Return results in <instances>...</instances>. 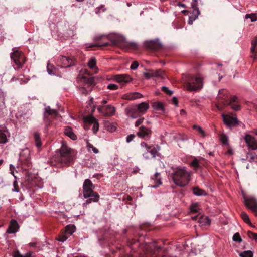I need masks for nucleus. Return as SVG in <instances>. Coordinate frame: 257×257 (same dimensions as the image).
I'll list each match as a JSON object with an SVG mask.
<instances>
[{
  "mask_svg": "<svg viewBox=\"0 0 257 257\" xmlns=\"http://www.w3.org/2000/svg\"><path fill=\"white\" fill-rule=\"evenodd\" d=\"M241 217L243 221L247 224H251L248 215L245 212H242L240 214Z\"/></svg>",
  "mask_w": 257,
  "mask_h": 257,
  "instance_id": "obj_30",
  "label": "nucleus"
},
{
  "mask_svg": "<svg viewBox=\"0 0 257 257\" xmlns=\"http://www.w3.org/2000/svg\"><path fill=\"white\" fill-rule=\"evenodd\" d=\"M68 234H66L65 233V234H61V235H60L58 238V240L59 241H60V242H64L65 241H66L67 238H68Z\"/></svg>",
  "mask_w": 257,
  "mask_h": 257,
  "instance_id": "obj_43",
  "label": "nucleus"
},
{
  "mask_svg": "<svg viewBox=\"0 0 257 257\" xmlns=\"http://www.w3.org/2000/svg\"><path fill=\"white\" fill-rule=\"evenodd\" d=\"M198 1L199 0H193L191 3V6L192 8H197V6L198 5ZM199 1H201V0H199Z\"/></svg>",
  "mask_w": 257,
  "mask_h": 257,
  "instance_id": "obj_60",
  "label": "nucleus"
},
{
  "mask_svg": "<svg viewBox=\"0 0 257 257\" xmlns=\"http://www.w3.org/2000/svg\"><path fill=\"white\" fill-rule=\"evenodd\" d=\"M34 137L36 145L38 148L41 146L42 143L40 140V135L38 133L35 132L34 134Z\"/></svg>",
  "mask_w": 257,
  "mask_h": 257,
  "instance_id": "obj_29",
  "label": "nucleus"
},
{
  "mask_svg": "<svg viewBox=\"0 0 257 257\" xmlns=\"http://www.w3.org/2000/svg\"><path fill=\"white\" fill-rule=\"evenodd\" d=\"M17 183L16 181L14 182V189H13V191L14 192H19V189L17 187Z\"/></svg>",
  "mask_w": 257,
  "mask_h": 257,
  "instance_id": "obj_62",
  "label": "nucleus"
},
{
  "mask_svg": "<svg viewBox=\"0 0 257 257\" xmlns=\"http://www.w3.org/2000/svg\"><path fill=\"white\" fill-rule=\"evenodd\" d=\"M112 79L122 85H125L132 81L131 77L127 74L115 75Z\"/></svg>",
  "mask_w": 257,
  "mask_h": 257,
  "instance_id": "obj_10",
  "label": "nucleus"
},
{
  "mask_svg": "<svg viewBox=\"0 0 257 257\" xmlns=\"http://www.w3.org/2000/svg\"><path fill=\"white\" fill-rule=\"evenodd\" d=\"M248 235L249 237V238H252L254 239L255 241H257V233H253L251 231H248Z\"/></svg>",
  "mask_w": 257,
  "mask_h": 257,
  "instance_id": "obj_49",
  "label": "nucleus"
},
{
  "mask_svg": "<svg viewBox=\"0 0 257 257\" xmlns=\"http://www.w3.org/2000/svg\"><path fill=\"white\" fill-rule=\"evenodd\" d=\"M108 45V43H105L103 44H92L89 46V47H101L107 46Z\"/></svg>",
  "mask_w": 257,
  "mask_h": 257,
  "instance_id": "obj_58",
  "label": "nucleus"
},
{
  "mask_svg": "<svg viewBox=\"0 0 257 257\" xmlns=\"http://www.w3.org/2000/svg\"><path fill=\"white\" fill-rule=\"evenodd\" d=\"M77 79L80 84V90L82 93L87 94L92 91L95 85L94 78L90 76L87 70H82Z\"/></svg>",
  "mask_w": 257,
  "mask_h": 257,
  "instance_id": "obj_1",
  "label": "nucleus"
},
{
  "mask_svg": "<svg viewBox=\"0 0 257 257\" xmlns=\"http://www.w3.org/2000/svg\"><path fill=\"white\" fill-rule=\"evenodd\" d=\"M180 115H185L186 114V111L183 109H181L180 110Z\"/></svg>",
  "mask_w": 257,
  "mask_h": 257,
  "instance_id": "obj_64",
  "label": "nucleus"
},
{
  "mask_svg": "<svg viewBox=\"0 0 257 257\" xmlns=\"http://www.w3.org/2000/svg\"><path fill=\"white\" fill-rule=\"evenodd\" d=\"M243 195V198H244V202H245V204L246 206L249 209H250V206H253L256 203L257 204V200L253 197H252V196L247 197V196H245L244 194Z\"/></svg>",
  "mask_w": 257,
  "mask_h": 257,
  "instance_id": "obj_20",
  "label": "nucleus"
},
{
  "mask_svg": "<svg viewBox=\"0 0 257 257\" xmlns=\"http://www.w3.org/2000/svg\"><path fill=\"white\" fill-rule=\"evenodd\" d=\"M151 131L145 126H141L139 131L137 132V135L141 138H148L150 137Z\"/></svg>",
  "mask_w": 257,
  "mask_h": 257,
  "instance_id": "obj_16",
  "label": "nucleus"
},
{
  "mask_svg": "<svg viewBox=\"0 0 257 257\" xmlns=\"http://www.w3.org/2000/svg\"><path fill=\"white\" fill-rule=\"evenodd\" d=\"M250 210L253 212L256 217H257V204L256 203L253 206H250Z\"/></svg>",
  "mask_w": 257,
  "mask_h": 257,
  "instance_id": "obj_55",
  "label": "nucleus"
},
{
  "mask_svg": "<svg viewBox=\"0 0 257 257\" xmlns=\"http://www.w3.org/2000/svg\"><path fill=\"white\" fill-rule=\"evenodd\" d=\"M152 72L153 73V77H163V71L161 69L152 70Z\"/></svg>",
  "mask_w": 257,
  "mask_h": 257,
  "instance_id": "obj_31",
  "label": "nucleus"
},
{
  "mask_svg": "<svg viewBox=\"0 0 257 257\" xmlns=\"http://www.w3.org/2000/svg\"><path fill=\"white\" fill-rule=\"evenodd\" d=\"M143 97V95L138 92H133L129 94H127L125 96H124V98L125 99L132 100L138 98H141Z\"/></svg>",
  "mask_w": 257,
  "mask_h": 257,
  "instance_id": "obj_24",
  "label": "nucleus"
},
{
  "mask_svg": "<svg viewBox=\"0 0 257 257\" xmlns=\"http://www.w3.org/2000/svg\"><path fill=\"white\" fill-rule=\"evenodd\" d=\"M200 11L198 8H193V11L191 16H189L188 23L190 25L198 18L200 15Z\"/></svg>",
  "mask_w": 257,
  "mask_h": 257,
  "instance_id": "obj_21",
  "label": "nucleus"
},
{
  "mask_svg": "<svg viewBox=\"0 0 257 257\" xmlns=\"http://www.w3.org/2000/svg\"><path fill=\"white\" fill-rule=\"evenodd\" d=\"M75 231V228L73 226H67L66 227L65 233L70 236Z\"/></svg>",
  "mask_w": 257,
  "mask_h": 257,
  "instance_id": "obj_32",
  "label": "nucleus"
},
{
  "mask_svg": "<svg viewBox=\"0 0 257 257\" xmlns=\"http://www.w3.org/2000/svg\"><path fill=\"white\" fill-rule=\"evenodd\" d=\"M14 257H33L30 252L27 253L24 256L21 255L19 251L16 252L14 254Z\"/></svg>",
  "mask_w": 257,
  "mask_h": 257,
  "instance_id": "obj_46",
  "label": "nucleus"
},
{
  "mask_svg": "<svg viewBox=\"0 0 257 257\" xmlns=\"http://www.w3.org/2000/svg\"><path fill=\"white\" fill-rule=\"evenodd\" d=\"M153 107L155 110L157 111H163L164 107L163 104L160 102H155L153 103Z\"/></svg>",
  "mask_w": 257,
  "mask_h": 257,
  "instance_id": "obj_28",
  "label": "nucleus"
},
{
  "mask_svg": "<svg viewBox=\"0 0 257 257\" xmlns=\"http://www.w3.org/2000/svg\"><path fill=\"white\" fill-rule=\"evenodd\" d=\"M224 123L228 127H232L239 123L236 115H222Z\"/></svg>",
  "mask_w": 257,
  "mask_h": 257,
  "instance_id": "obj_9",
  "label": "nucleus"
},
{
  "mask_svg": "<svg viewBox=\"0 0 257 257\" xmlns=\"http://www.w3.org/2000/svg\"><path fill=\"white\" fill-rule=\"evenodd\" d=\"M87 147L88 150L89 151L90 150V149H92V150L93 152V153H94L95 154L98 153L99 152L98 150L96 148L94 147L92 144H91L89 143H87Z\"/></svg>",
  "mask_w": 257,
  "mask_h": 257,
  "instance_id": "obj_45",
  "label": "nucleus"
},
{
  "mask_svg": "<svg viewBox=\"0 0 257 257\" xmlns=\"http://www.w3.org/2000/svg\"><path fill=\"white\" fill-rule=\"evenodd\" d=\"M135 136L133 134H131L126 137V142L127 143L130 142L131 141L133 140V139L135 138Z\"/></svg>",
  "mask_w": 257,
  "mask_h": 257,
  "instance_id": "obj_59",
  "label": "nucleus"
},
{
  "mask_svg": "<svg viewBox=\"0 0 257 257\" xmlns=\"http://www.w3.org/2000/svg\"><path fill=\"white\" fill-rule=\"evenodd\" d=\"M58 115V111L56 109H51L50 106H47L44 109V120L48 124H49V119L48 117L51 116H56Z\"/></svg>",
  "mask_w": 257,
  "mask_h": 257,
  "instance_id": "obj_14",
  "label": "nucleus"
},
{
  "mask_svg": "<svg viewBox=\"0 0 257 257\" xmlns=\"http://www.w3.org/2000/svg\"><path fill=\"white\" fill-rule=\"evenodd\" d=\"M240 257H253V253L250 250L244 251L239 254Z\"/></svg>",
  "mask_w": 257,
  "mask_h": 257,
  "instance_id": "obj_36",
  "label": "nucleus"
},
{
  "mask_svg": "<svg viewBox=\"0 0 257 257\" xmlns=\"http://www.w3.org/2000/svg\"><path fill=\"white\" fill-rule=\"evenodd\" d=\"M136 106L137 107V109L141 115L144 114L149 108V104L145 102L141 103L138 105H136Z\"/></svg>",
  "mask_w": 257,
  "mask_h": 257,
  "instance_id": "obj_22",
  "label": "nucleus"
},
{
  "mask_svg": "<svg viewBox=\"0 0 257 257\" xmlns=\"http://www.w3.org/2000/svg\"><path fill=\"white\" fill-rule=\"evenodd\" d=\"M173 179L176 185L184 187L190 181V173L184 167L177 168L176 171L173 174Z\"/></svg>",
  "mask_w": 257,
  "mask_h": 257,
  "instance_id": "obj_3",
  "label": "nucleus"
},
{
  "mask_svg": "<svg viewBox=\"0 0 257 257\" xmlns=\"http://www.w3.org/2000/svg\"><path fill=\"white\" fill-rule=\"evenodd\" d=\"M193 193L196 196H205L206 195L205 192L198 187H194L193 189Z\"/></svg>",
  "mask_w": 257,
  "mask_h": 257,
  "instance_id": "obj_27",
  "label": "nucleus"
},
{
  "mask_svg": "<svg viewBox=\"0 0 257 257\" xmlns=\"http://www.w3.org/2000/svg\"><path fill=\"white\" fill-rule=\"evenodd\" d=\"M250 50L251 53V57L254 61H257V51L252 49H250Z\"/></svg>",
  "mask_w": 257,
  "mask_h": 257,
  "instance_id": "obj_48",
  "label": "nucleus"
},
{
  "mask_svg": "<svg viewBox=\"0 0 257 257\" xmlns=\"http://www.w3.org/2000/svg\"><path fill=\"white\" fill-rule=\"evenodd\" d=\"M152 180L154 181L156 183L155 185H152L151 186V188H156L159 185L162 184L161 179L160 177V174L159 173L156 172L152 178Z\"/></svg>",
  "mask_w": 257,
  "mask_h": 257,
  "instance_id": "obj_23",
  "label": "nucleus"
},
{
  "mask_svg": "<svg viewBox=\"0 0 257 257\" xmlns=\"http://www.w3.org/2000/svg\"><path fill=\"white\" fill-rule=\"evenodd\" d=\"M138 66H139L138 62L137 61H134L132 63V64L130 67V68L132 70H135L138 68Z\"/></svg>",
  "mask_w": 257,
  "mask_h": 257,
  "instance_id": "obj_57",
  "label": "nucleus"
},
{
  "mask_svg": "<svg viewBox=\"0 0 257 257\" xmlns=\"http://www.w3.org/2000/svg\"><path fill=\"white\" fill-rule=\"evenodd\" d=\"M60 61L63 67H68L74 64V58H70L66 56H62Z\"/></svg>",
  "mask_w": 257,
  "mask_h": 257,
  "instance_id": "obj_17",
  "label": "nucleus"
},
{
  "mask_svg": "<svg viewBox=\"0 0 257 257\" xmlns=\"http://www.w3.org/2000/svg\"><path fill=\"white\" fill-rule=\"evenodd\" d=\"M250 49L257 51V37H255L252 40Z\"/></svg>",
  "mask_w": 257,
  "mask_h": 257,
  "instance_id": "obj_42",
  "label": "nucleus"
},
{
  "mask_svg": "<svg viewBox=\"0 0 257 257\" xmlns=\"http://www.w3.org/2000/svg\"><path fill=\"white\" fill-rule=\"evenodd\" d=\"M199 209V206L197 203H194L191 205L190 210L192 212H197Z\"/></svg>",
  "mask_w": 257,
  "mask_h": 257,
  "instance_id": "obj_44",
  "label": "nucleus"
},
{
  "mask_svg": "<svg viewBox=\"0 0 257 257\" xmlns=\"http://www.w3.org/2000/svg\"><path fill=\"white\" fill-rule=\"evenodd\" d=\"M107 88L111 90H116L118 89V86L114 84H110L107 85Z\"/></svg>",
  "mask_w": 257,
  "mask_h": 257,
  "instance_id": "obj_56",
  "label": "nucleus"
},
{
  "mask_svg": "<svg viewBox=\"0 0 257 257\" xmlns=\"http://www.w3.org/2000/svg\"><path fill=\"white\" fill-rule=\"evenodd\" d=\"M145 77L147 79H150L151 77H153V73L152 72V70H150L147 72L144 73V74Z\"/></svg>",
  "mask_w": 257,
  "mask_h": 257,
  "instance_id": "obj_52",
  "label": "nucleus"
},
{
  "mask_svg": "<svg viewBox=\"0 0 257 257\" xmlns=\"http://www.w3.org/2000/svg\"><path fill=\"white\" fill-rule=\"evenodd\" d=\"M106 10L105 8H104V6L103 5H101L100 7H98L97 8L96 10V13L99 14L101 12H104Z\"/></svg>",
  "mask_w": 257,
  "mask_h": 257,
  "instance_id": "obj_53",
  "label": "nucleus"
},
{
  "mask_svg": "<svg viewBox=\"0 0 257 257\" xmlns=\"http://www.w3.org/2000/svg\"><path fill=\"white\" fill-rule=\"evenodd\" d=\"M85 121L92 125L97 121V119L93 116H88L85 118Z\"/></svg>",
  "mask_w": 257,
  "mask_h": 257,
  "instance_id": "obj_38",
  "label": "nucleus"
},
{
  "mask_svg": "<svg viewBox=\"0 0 257 257\" xmlns=\"http://www.w3.org/2000/svg\"><path fill=\"white\" fill-rule=\"evenodd\" d=\"M245 19L250 18L251 22H255L257 20V16L255 14H246L245 16Z\"/></svg>",
  "mask_w": 257,
  "mask_h": 257,
  "instance_id": "obj_37",
  "label": "nucleus"
},
{
  "mask_svg": "<svg viewBox=\"0 0 257 257\" xmlns=\"http://www.w3.org/2000/svg\"><path fill=\"white\" fill-rule=\"evenodd\" d=\"M220 141L225 145L228 144V139L226 135L224 134H221L220 136Z\"/></svg>",
  "mask_w": 257,
  "mask_h": 257,
  "instance_id": "obj_39",
  "label": "nucleus"
},
{
  "mask_svg": "<svg viewBox=\"0 0 257 257\" xmlns=\"http://www.w3.org/2000/svg\"><path fill=\"white\" fill-rule=\"evenodd\" d=\"M244 140L249 149L252 150L257 149V140L254 137L249 134H246L244 136Z\"/></svg>",
  "mask_w": 257,
  "mask_h": 257,
  "instance_id": "obj_11",
  "label": "nucleus"
},
{
  "mask_svg": "<svg viewBox=\"0 0 257 257\" xmlns=\"http://www.w3.org/2000/svg\"><path fill=\"white\" fill-rule=\"evenodd\" d=\"M94 188L95 187L90 180L87 179L84 181L83 184V196L85 198H90L86 200L84 205L90 203L92 202H97L98 201L99 195L97 192L93 191Z\"/></svg>",
  "mask_w": 257,
  "mask_h": 257,
  "instance_id": "obj_2",
  "label": "nucleus"
},
{
  "mask_svg": "<svg viewBox=\"0 0 257 257\" xmlns=\"http://www.w3.org/2000/svg\"><path fill=\"white\" fill-rule=\"evenodd\" d=\"M92 125H93L92 129H93V132L94 133H96L99 128V124H98L97 121L96 122H95L94 123H93Z\"/></svg>",
  "mask_w": 257,
  "mask_h": 257,
  "instance_id": "obj_54",
  "label": "nucleus"
},
{
  "mask_svg": "<svg viewBox=\"0 0 257 257\" xmlns=\"http://www.w3.org/2000/svg\"><path fill=\"white\" fill-rule=\"evenodd\" d=\"M233 240L235 242H241L242 239L238 233H236L233 236Z\"/></svg>",
  "mask_w": 257,
  "mask_h": 257,
  "instance_id": "obj_47",
  "label": "nucleus"
},
{
  "mask_svg": "<svg viewBox=\"0 0 257 257\" xmlns=\"http://www.w3.org/2000/svg\"><path fill=\"white\" fill-rule=\"evenodd\" d=\"M11 58L19 68H22L25 62V58L23 54L19 51H14L11 55Z\"/></svg>",
  "mask_w": 257,
  "mask_h": 257,
  "instance_id": "obj_7",
  "label": "nucleus"
},
{
  "mask_svg": "<svg viewBox=\"0 0 257 257\" xmlns=\"http://www.w3.org/2000/svg\"><path fill=\"white\" fill-rule=\"evenodd\" d=\"M125 113L128 117L132 118H136L141 115L136 105L126 108Z\"/></svg>",
  "mask_w": 257,
  "mask_h": 257,
  "instance_id": "obj_15",
  "label": "nucleus"
},
{
  "mask_svg": "<svg viewBox=\"0 0 257 257\" xmlns=\"http://www.w3.org/2000/svg\"><path fill=\"white\" fill-rule=\"evenodd\" d=\"M162 89L165 93L169 95H171L173 93V92L172 91L169 90L168 88L165 86H163L162 87Z\"/></svg>",
  "mask_w": 257,
  "mask_h": 257,
  "instance_id": "obj_51",
  "label": "nucleus"
},
{
  "mask_svg": "<svg viewBox=\"0 0 257 257\" xmlns=\"http://www.w3.org/2000/svg\"><path fill=\"white\" fill-rule=\"evenodd\" d=\"M53 69H54L53 66L50 63H48L47 70L48 74L50 75H54Z\"/></svg>",
  "mask_w": 257,
  "mask_h": 257,
  "instance_id": "obj_40",
  "label": "nucleus"
},
{
  "mask_svg": "<svg viewBox=\"0 0 257 257\" xmlns=\"http://www.w3.org/2000/svg\"><path fill=\"white\" fill-rule=\"evenodd\" d=\"M172 102L173 103L175 104L176 105H177L178 104V101H177V99L175 97H173L172 98Z\"/></svg>",
  "mask_w": 257,
  "mask_h": 257,
  "instance_id": "obj_63",
  "label": "nucleus"
},
{
  "mask_svg": "<svg viewBox=\"0 0 257 257\" xmlns=\"http://www.w3.org/2000/svg\"><path fill=\"white\" fill-rule=\"evenodd\" d=\"M198 222L202 225H206V224H210V220L207 217H205V218H204L203 217H202V218H200Z\"/></svg>",
  "mask_w": 257,
  "mask_h": 257,
  "instance_id": "obj_41",
  "label": "nucleus"
},
{
  "mask_svg": "<svg viewBox=\"0 0 257 257\" xmlns=\"http://www.w3.org/2000/svg\"><path fill=\"white\" fill-rule=\"evenodd\" d=\"M203 86V78L199 75L196 76L188 75L184 82V87L189 91L200 90Z\"/></svg>",
  "mask_w": 257,
  "mask_h": 257,
  "instance_id": "obj_5",
  "label": "nucleus"
},
{
  "mask_svg": "<svg viewBox=\"0 0 257 257\" xmlns=\"http://www.w3.org/2000/svg\"><path fill=\"white\" fill-rule=\"evenodd\" d=\"M145 44L146 47L153 50H158L162 47V43L158 39L146 41Z\"/></svg>",
  "mask_w": 257,
  "mask_h": 257,
  "instance_id": "obj_12",
  "label": "nucleus"
},
{
  "mask_svg": "<svg viewBox=\"0 0 257 257\" xmlns=\"http://www.w3.org/2000/svg\"><path fill=\"white\" fill-rule=\"evenodd\" d=\"M74 151L63 143L59 149L57 161L62 165L70 164L73 160Z\"/></svg>",
  "mask_w": 257,
  "mask_h": 257,
  "instance_id": "obj_4",
  "label": "nucleus"
},
{
  "mask_svg": "<svg viewBox=\"0 0 257 257\" xmlns=\"http://www.w3.org/2000/svg\"><path fill=\"white\" fill-rule=\"evenodd\" d=\"M10 136V133L7 127L3 125H0V144H6L8 141V137Z\"/></svg>",
  "mask_w": 257,
  "mask_h": 257,
  "instance_id": "obj_13",
  "label": "nucleus"
},
{
  "mask_svg": "<svg viewBox=\"0 0 257 257\" xmlns=\"http://www.w3.org/2000/svg\"><path fill=\"white\" fill-rule=\"evenodd\" d=\"M193 128L196 130L202 137H204L206 136L205 131L200 126L194 125Z\"/></svg>",
  "mask_w": 257,
  "mask_h": 257,
  "instance_id": "obj_33",
  "label": "nucleus"
},
{
  "mask_svg": "<svg viewBox=\"0 0 257 257\" xmlns=\"http://www.w3.org/2000/svg\"><path fill=\"white\" fill-rule=\"evenodd\" d=\"M190 165L193 167L195 169H197L200 167L199 161L196 158L194 159L190 163Z\"/></svg>",
  "mask_w": 257,
  "mask_h": 257,
  "instance_id": "obj_35",
  "label": "nucleus"
},
{
  "mask_svg": "<svg viewBox=\"0 0 257 257\" xmlns=\"http://www.w3.org/2000/svg\"><path fill=\"white\" fill-rule=\"evenodd\" d=\"M228 105L235 111H238L241 108L240 106L238 104V98L235 96L231 97Z\"/></svg>",
  "mask_w": 257,
  "mask_h": 257,
  "instance_id": "obj_19",
  "label": "nucleus"
},
{
  "mask_svg": "<svg viewBox=\"0 0 257 257\" xmlns=\"http://www.w3.org/2000/svg\"><path fill=\"white\" fill-rule=\"evenodd\" d=\"M97 109L99 112L104 116H113L115 113V107L111 105L99 106Z\"/></svg>",
  "mask_w": 257,
  "mask_h": 257,
  "instance_id": "obj_8",
  "label": "nucleus"
},
{
  "mask_svg": "<svg viewBox=\"0 0 257 257\" xmlns=\"http://www.w3.org/2000/svg\"><path fill=\"white\" fill-rule=\"evenodd\" d=\"M121 47H123L124 48H132L134 49H137L138 44L135 42H123L121 45Z\"/></svg>",
  "mask_w": 257,
  "mask_h": 257,
  "instance_id": "obj_25",
  "label": "nucleus"
},
{
  "mask_svg": "<svg viewBox=\"0 0 257 257\" xmlns=\"http://www.w3.org/2000/svg\"><path fill=\"white\" fill-rule=\"evenodd\" d=\"M24 153L27 155V157L26 158V163H28L30 161V151L28 149H25L24 150Z\"/></svg>",
  "mask_w": 257,
  "mask_h": 257,
  "instance_id": "obj_50",
  "label": "nucleus"
},
{
  "mask_svg": "<svg viewBox=\"0 0 257 257\" xmlns=\"http://www.w3.org/2000/svg\"><path fill=\"white\" fill-rule=\"evenodd\" d=\"M144 118H140L137 120V121L135 123V126H139L144 121Z\"/></svg>",
  "mask_w": 257,
  "mask_h": 257,
  "instance_id": "obj_61",
  "label": "nucleus"
},
{
  "mask_svg": "<svg viewBox=\"0 0 257 257\" xmlns=\"http://www.w3.org/2000/svg\"><path fill=\"white\" fill-rule=\"evenodd\" d=\"M65 134L73 140H76L77 139L76 136L73 132L72 129L70 127H67L65 128Z\"/></svg>",
  "mask_w": 257,
  "mask_h": 257,
  "instance_id": "obj_26",
  "label": "nucleus"
},
{
  "mask_svg": "<svg viewBox=\"0 0 257 257\" xmlns=\"http://www.w3.org/2000/svg\"><path fill=\"white\" fill-rule=\"evenodd\" d=\"M19 226L15 220H12L10 222V224L7 232L9 234L15 233L18 231Z\"/></svg>",
  "mask_w": 257,
  "mask_h": 257,
  "instance_id": "obj_18",
  "label": "nucleus"
},
{
  "mask_svg": "<svg viewBox=\"0 0 257 257\" xmlns=\"http://www.w3.org/2000/svg\"><path fill=\"white\" fill-rule=\"evenodd\" d=\"M159 150V147L156 148L153 146H149L145 142L141 143L140 151L146 159H149L155 158L158 155Z\"/></svg>",
  "mask_w": 257,
  "mask_h": 257,
  "instance_id": "obj_6",
  "label": "nucleus"
},
{
  "mask_svg": "<svg viewBox=\"0 0 257 257\" xmlns=\"http://www.w3.org/2000/svg\"><path fill=\"white\" fill-rule=\"evenodd\" d=\"M96 60L94 58L90 59L88 63V67L91 69L94 68L96 66Z\"/></svg>",
  "mask_w": 257,
  "mask_h": 257,
  "instance_id": "obj_34",
  "label": "nucleus"
}]
</instances>
